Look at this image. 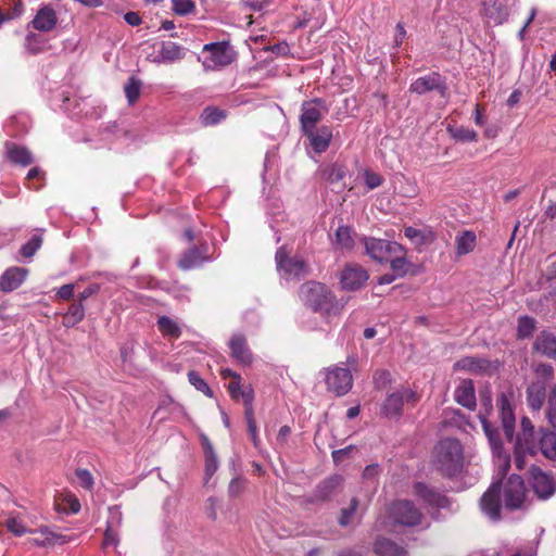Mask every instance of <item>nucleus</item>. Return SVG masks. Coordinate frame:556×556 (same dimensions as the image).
<instances>
[{
	"label": "nucleus",
	"instance_id": "nucleus-55",
	"mask_svg": "<svg viewBox=\"0 0 556 556\" xmlns=\"http://www.w3.org/2000/svg\"><path fill=\"white\" fill-rule=\"evenodd\" d=\"M244 416H245V420L248 424V431L251 437V440H252L254 446H257L260 439L257 437V428H256V422L254 419V412H250V410L244 412Z\"/></svg>",
	"mask_w": 556,
	"mask_h": 556
},
{
	"label": "nucleus",
	"instance_id": "nucleus-53",
	"mask_svg": "<svg viewBox=\"0 0 556 556\" xmlns=\"http://www.w3.org/2000/svg\"><path fill=\"white\" fill-rule=\"evenodd\" d=\"M245 485H247L245 479L240 478V477L233 478L228 485V495L230 497L240 496L243 493Z\"/></svg>",
	"mask_w": 556,
	"mask_h": 556
},
{
	"label": "nucleus",
	"instance_id": "nucleus-21",
	"mask_svg": "<svg viewBox=\"0 0 556 556\" xmlns=\"http://www.w3.org/2000/svg\"><path fill=\"white\" fill-rule=\"evenodd\" d=\"M58 23L55 10L51 5H42L30 22L33 28L39 31H51Z\"/></svg>",
	"mask_w": 556,
	"mask_h": 556
},
{
	"label": "nucleus",
	"instance_id": "nucleus-47",
	"mask_svg": "<svg viewBox=\"0 0 556 556\" xmlns=\"http://www.w3.org/2000/svg\"><path fill=\"white\" fill-rule=\"evenodd\" d=\"M141 83L135 77H130L125 85V94L130 104H134L140 94Z\"/></svg>",
	"mask_w": 556,
	"mask_h": 556
},
{
	"label": "nucleus",
	"instance_id": "nucleus-26",
	"mask_svg": "<svg viewBox=\"0 0 556 556\" xmlns=\"http://www.w3.org/2000/svg\"><path fill=\"white\" fill-rule=\"evenodd\" d=\"M5 155L11 163L21 166H27L33 163V155L30 151L14 142H5Z\"/></svg>",
	"mask_w": 556,
	"mask_h": 556
},
{
	"label": "nucleus",
	"instance_id": "nucleus-3",
	"mask_svg": "<svg viewBox=\"0 0 556 556\" xmlns=\"http://www.w3.org/2000/svg\"><path fill=\"white\" fill-rule=\"evenodd\" d=\"M481 406L484 412L479 413L483 431L489 440L493 456L497 458V476L504 478L510 468V458L503 453V444L498 431L489 422L488 417L492 410V400L489 393L481 394Z\"/></svg>",
	"mask_w": 556,
	"mask_h": 556
},
{
	"label": "nucleus",
	"instance_id": "nucleus-33",
	"mask_svg": "<svg viewBox=\"0 0 556 556\" xmlns=\"http://www.w3.org/2000/svg\"><path fill=\"white\" fill-rule=\"evenodd\" d=\"M374 551L379 556H407V552L386 538L376 540Z\"/></svg>",
	"mask_w": 556,
	"mask_h": 556
},
{
	"label": "nucleus",
	"instance_id": "nucleus-38",
	"mask_svg": "<svg viewBox=\"0 0 556 556\" xmlns=\"http://www.w3.org/2000/svg\"><path fill=\"white\" fill-rule=\"evenodd\" d=\"M476 245V235L472 231H465L456 238V253L465 255L471 252Z\"/></svg>",
	"mask_w": 556,
	"mask_h": 556
},
{
	"label": "nucleus",
	"instance_id": "nucleus-15",
	"mask_svg": "<svg viewBox=\"0 0 556 556\" xmlns=\"http://www.w3.org/2000/svg\"><path fill=\"white\" fill-rule=\"evenodd\" d=\"M531 484L534 493L541 500L551 497L556 490V485L553 479L541 471V469L538 467L531 468Z\"/></svg>",
	"mask_w": 556,
	"mask_h": 556
},
{
	"label": "nucleus",
	"instance_id": "nucleus-20",
	"mask_svg": "<svg viewBox=\"0 0 556 556\" xmlns=\"http://www.w3.org/2000/svg\"><path fill=\"white\" fill-rule=\"evenodd\" d=\"M186 55V49L173 41H163L159 53L151 59L153 63H174L182 60Z\"/></svg>",
	"mask_w": 556,
	"mask_h": 556
},
{
	"label": "nucleus",
	"instance_id": "nucleus-11",
	"mask_svg": "<svg viewBox=\"0 0 556 556\" xmlns=\"http://www.w3.org/2000/svg\"><path fill=\"white\" fill-rule=\"evenodd\" d=\"M409 91L417 94H424L430 91H438L442 97H446L447 87L445 80L438 73H431L418 77L409 86Z\"/></svg>",
	"mask_w": 556,
	"mask_h": 556
},
{
	"label": "nucleus",
	"instance_id": "nucleus-35",
	"mask_svg": "<svg viewBox=\"0 0 556 556\" xmlns=\"http://www.w3.org/2000/svg\"><path fill=\"white\" fill-rule=\"evenodd\" d=\"M334 245L341 250H351L354 247V238L350 227L342 225L337 229Z\"/></svg>",
	"mask_w": 556,
	"mask_h": 556
},
{
	"label": "nucleus",
	"instance_id": "nucleus-9",
	"mask_svg": "<svg viewBox=\"0 0 556 556\" xmlns=\"http://www.w3.org/2000/svg\"><path fill=\"white\" fill-rule=\"evenodd\" d=\"M515 395L513 392L503 391L497 396V407L500 410V418L502 420V427L505 437L508 441H511L515 433V413H514Z\"/></svg>",
	"mask_w": 556,
	"mask_h": 556
},
{
	"label": "nucleus",
	"instance_id": "nucleus-64",
	"mask_svg": "<svg viewBox=\"0 0 556 556\" xmlns=\"http://www.w3.org/2000/svg\"><path fill=\"white\" fill-rule=\"evenodd\" d=\"M354 450V446L350 445L344 448L336 450L332 452V458L336 463H339L344 459L345 456H348L352 451Z\"/></svg>",
	"mask_w": 556,
	"mask_h": 556
},
{
	"label": "nucleus",
	"instance_id": "nucleus-44",
	"mask_svg": "<svg viewBox=\"0 0 556 556\" xmlns=\"http://www.w3.org/2000/svg\"><path fill=\"white\" fill-rule=\"evenodd\" d=\"M45 43L46 42L41 36L35 33H29L25 38L24 47L29 53L38 54L43 51Z\"/></svg>",
	"mask_w": 556,
	"mask_h": 556
},
{
	"label": "nucleus",
	"instance_id": "nucleus-4",
	"mask_svg": "<svg viewBox=\"0 0 556 556\" xmlns=\"http://www.w3.org/2000/svg\"><path fill=\"white\" fill-rule=\"evenodd\" d=\"M421 513L415 505L407 500L395 501L387 508V516L383 523L386 526L400 525L414 527L420 523Z\"/></svg>",
	"mask_w": 556,
	"mask_h": 556
},
{
	"label": "nucleus",
	"instance_id": "nucleus-10",
	"mask_svg": "<svg viewBox=\"0 0 556 556\" xmlns=\"http://www.w3.org/2000/svg\"><path fill=\"white\" fill-rule=\"evenodd\" d=\"M326 384L337 395H344L353 386L352 374L348 368L333 367L326 374Z\"/></svg>",
	"mask_w": 556,
	"mask_h": 556
},
{
	"label": "nucleus",
	"instance_id": "nucleus-17",
	"mask_svg": "<svg viewBox=\"0 0 556 556\" xmlns=\"http://www.w3.org/2000/svg\"><path fill=\"white\" fill-rule=\"evenodd\" d=\"M207 251V244H201V247L199 248L192 247L188 249L185 253H182L178 262L179 268H181L182 270H189L201 266L204 262L210 261Z\"/></svg>",
	"mask_w": 556,
	"mask_h": 556
},
{
	"label": "nucleus",
	"instance_id": "nucleus-6",
	"mask_svg": "<svg viewBox=\"0 0 556 556\" xmlns=\"http://www.w3.org/2000/svg\"><path fill=\"white\" fill-rule=\"evenodd\" d=\"M329 112V106L321 98H315L304 101L301 105L300 124L301 129L307 130L315 128L317 124Z\"/></svg>",
	"mask_w": 556,
	"mask_h": 556
},
{
	"label": "nucleus",
	"instance_id": "nucleus-19",
	"mask_svg": "<svg viewBox=\"0 0 556 556\" xmlns=\"http://www.w3.org/2000/svg\"><path fill=\"white\" fill-rule=\"evenodd\" d=\"M303 134L309 140V144L316 153L325 152L332 139V129L329 126L303 130Z\"/></svg>",
	"mask_w": 556,
	"mask_h": 556
},
{
	"label": "nucleus",
	"instance_id": "nucleus-52",
	"mask_svg": "<svg viewBox=\"0 0 556 556\" xmlns=\"http://www.w3.org/2000/svg\"><path fill=\"white\" fill-rule=\"evenodd\" d=\"M546 417L551 426L556 429V389L548 395Z\"/></svg>",
	"mask_w": 556,
	"mask_h": 556
},
{
	"label": "nucleus",
	"instance_id": "nucleus-5",
	"mask_svg": "<svg viewBox=\"0 0 556 556\" xmlns=\"http://www.w3.org/2000/svg\"><path fill=\"white\" fill-rule=\"evenodd\" d=\"M277 269L286 279H301L309 274L308 264L302 258L289 257L286 248L281 247L275 255Z\"/></svg>",
	"mask_w": 556,
	"mask_h": 556
},
{
	"label": "nucleus",
	"instance_id": "nucleus-49",
	"mask_svg": "<svg viewBox=\"0 0 556 556\" xmlns=\"http://www.w3.org/2000/svg\"><path fill=\"white\" fill-rule=\"evenodd\" d=\"M173 10L178 15H188L195 10L192 0H172Z\"/></svg>",
	"mask_w": 556,
	"mask_h": 556
},
{
	"label": "nucleus",
	"instance_id": "nucleus-56",
	"mask_svg": "<svg viewBox=\"0 0 556 556\" xmlns=\"http://www.w3.org/2000/svg\"><path fill=\"white\" fill-rule=\"evenodd\" d=\"M239 397L243 400L245 410L244 412H253V400H254V391L251 386L242 387L239 391Z\"/></svg>",
	"mask_w": 556,
	"mask_h": 556
},
{
	"label": "nucleus",
	"instance_id": "nucleus-45",
	"mask_svg": "<svg viewBox=\"0 0 556 556\" xmlns=\"http://www.w3.org/2000/svg\"><path fill=\"white\" fill-rule=\"evenodd\" d=\"M357 507H358V501H357V498L354 497V498H352L349 507L342 508L340 517H339V523L342 527L350 526L354 521Z\"/></svg>",
	"mask_w": 556,
	"mask_h": 556
},
{
	"label": "nucleus",
	"instance_id": "nucleus-27",
	"mask_svg": "<svg viewBox=\"0 0 556 556\" xmlns=\"http://www.w3.org/2000/svg\"><path fill=\"white\" fill-rule=\"evenodd\" d=\"M36 533L39 532L42 538H34L30 542L36 546H54L56 544L62 545L71 541V538L61 533H55L51 531L48 527H41L38 530H35Z\"/></svg>",
	"mask_w": 556,
	"mask_h": 556
},
{
	"label": "nucleus",
	"instance_id": "nucleus-57",
	"mask_svg": "<svg viewBox=\"0 0 556 556\" xmlns=\"http://www.w3.org/2000/svg\"><path fill=\"white\" fill-rule=\"evenodd\" d=\"M391 382V375L387 370H377L374 374L375 387L379 390L384 389Z\"/></svg>",
	"mask_w": 556,
	"mask_h": 556
},
{
	"label": "nucleus",
	"instance_id": "nucleus-22",
	"mask_svg": "<svg viewBox=\"0 0 556 556\" xmlns=\"http://www.w3.org/2000/svg\"><path fill=\"white\" fill-rule=\"evenodd\" d=\"M231 356L240 364L250 365L253 356L242 334H233L229 341Z\"/></svg>",
	"mask_w": 556,
	"mask_h": 556
},
{
	"label": "nucleus",
	"instance_id": "nucleus-12",
	"mask_svg": "<svg viewBox=\"0 0 556 556\" xmlns=\"http://www.w3.org/2000/svg\"><path fill=\"white\" fill-rule=\"evenodd\" d=\"M526 495L523 480L511 475L504 486V502L508 509H518L521 507Z\"/></svg>",
	"mask_w": 556,
	"mask_h": 556
},
{
	"label": "nucleus",
	"instance_id": "nucleus-28",
	"mask_svg": "<svg viewBox=\"0 0 556 556\" xmlns=\"http://www.w3.org/2000/svg\"><path fill=\"white\" fill-rule=\"evenodd\" d=\"M414 493L431 506L445 507L447 504V498L444 495L421 482L415 483Z\"/></svg>",
	"mask_w": 556,
	"mask_h": 556
},
{
	"label": "nucleus",
	"instance_id": "nucleus-48",
	"mask_svg": "<svg viewBox=\"0 0 556 556\" xmlns=\"http://www.w3.org/2000/svg\"><path fill=\"white\" fill-rule=\"evenodd\" d=\"M189 382L199 391L203 392L207 396H213V392L207 386V383L200 377V375L195 371H189L188 374Z\"/></svg>",
	"mask_w": 556,
	"mask_h": 556
},
{
	"label": "nucleus",
	"instance_id": "nucleus-7",
	"mask_svg": "<svg viewBox=\"0 0 556 556\" xmlns=\"http://www.w3.org/2000/svg\"><path fill=\"white\" fill-rule=\"evenodd\" d=\"M361 241L365 248L366 254L380 263H388L391 254L402 251V245L394 241L371 237H363Z\"/></svg>",
	"mask_w": 556,
	"mask_h": 556
},
{
	"label": "nucleus",
	"instance_id": "nucleus-25",
	"mask_svg": "<svg viewBox=\"0 0 556 556\" xmlns=\"http://www.w3.org/2000/svg\"><path fill=\"white\" fill-rule=\"evenodd\" d=\"M533 350L549 358L556 357V336L548 330L541 331L535 338Z\"/></svg>",
	"mask_w": 556,
	"mask_h": 556
},
{
	"label": "nucleus",
	"instance_id": "nucleus-63",
	"mask_svg": "<svg viewBox=\"0 0 556 556\" xmlns=\"http://www.w3.org/2000/svg\"><path fill=\"white\" fill-rule=\"evenodd\" d=\"M73 294H74V285H72V283L64 285L58 290V295L62 300H70L73 296Z\"/></svg>",
	"mask_w": 556,
	"mask_h": 556
},
{
	"label": "nucleus",
	"instance_id": "nucleus-34",
	"mask_svg": "<svg viewBox=\"0 0 556 556\" xmlns=\"http://www.w3.org/2000/svg\"><path fill=\"white\" fill-rule=\"evenodd\" d=\"M540 451L548 459L556 458V433L547 429L540 431Z\"/></svg>",
	"mask_w": 556,
	"mask_h": 556
},
{
	"label": "nucleus",
	"instance_id": "nucleus-36",
	"mask_svg": "<svg viewBox=\"0 0 556 556\" xmlns=\"http://www.w3.org/2000/svg\"><path fill=\"white\" fill-rule=\"evenodd\" d=\"M157 327L162 334L166 337L177 339L181 334V329L178 324L167 316H161L157 319Z\"/></svg>",
	"mask_w": 556,
	"mask_h": 556
},
{
	"label": "nucleus",
	"instance_id": "nucleus-32",
	"mask_svg": "<svg viewBox=\"0 0 556 556\" xmlns=\"http://www.w3.org/2000/svg\"><path fill=\"white\" fill-rule=\"evenodd\" d=\"M536 445L515 442L514 445V463L518 470L525 469L527 459L530 456L536 455Z\"/></svg>",
	"mask_w": 556,
	"mask_h": 556
},
{
	"label": "nucleus",
	"instance_id": "nucleus-14",
	"mask_svg": "<svg viewBox=\"0 0 556 556\" xmlns=\"http://www.w3.org/2000/svg\"><path fill=\"white\" fill-rule=\"evenodd\" d=\"M368 273L357 264H348L340 274V285L343 290L354 291L362 288L368 280Z\"/></svg>",
	"mask_w": 556,
	"mask_h": 556
},
{
	"label": "nucleus",
	"instance_id": "nucleus-18",
	"mask_svg": "<svg viewBox=\"0 0 556 556\" xmlns=\"http://www.w3.org/2000/svg\"><path fill=\"white\" fill-rule=\"evenodd\" d=\"M514 2L515 0H484V14L494 24H502L507 20L509 5Z\"/></svg>",
	"mask_w": 556,
	"mask_h": 556
},
{
	"label": "nucleus",
	"instance_id": "nucleus-31",
	"mask_svg": "<svg viewBox=\"0 0 556 556\" xmlns=\"http://www.w3.org/2000/svg\"><path fill=\"white\" fill-rule=\"evenodd\" d=\"M546 397V388L543 381H534L532 382L527 390V401L528 405L533 410H539L542 408L544 401Z\"/></svg>",
	"mask_w": 556,
	"mask_h": 556
},
{
	"label": "nucleus",
	"instance_id": "nucleus-23",
	"mask_svg": "<svg viewBox=\"0 0 556 556\" xmlns=\"http://www.w3.org/2000/svg\"><path fill=\"white\" fill-rule=\"evenodd\" d=\"M27 270L22 267H11L0 277V290L11 292L17 289L25 280Z\"/></svg>",
	"mask_w": 556,
	"mask_h": 556
},
{
	"label": "nucleus",
	"instance_id": "nucleus-8",
	"mask_svg": "<svg viewBox=\"0 0 556 556\" xmlns=\"http://www.w3.org/2000/svg\"><path fill=\"white\" fill-rule=\"evenodd\" d=\"M416 393L409 388H401L390 393L381 406V414L387 418H399L405 403H415Z\"/></svg>",
	"mask_w": 556,
	"mask_h": 556
},
{
	"label": "nucleus",
	"instance_id": "nucleus-61",
	"mask_svg": "<svg viewBox=\"0 0 556 556\" xmlns=\"http://www.w3.org/2000/svg\"><path fill=\"white\" fill-rule=\"evenodd\" d=\"M100 290V286L98 283H92L88 286L83 292L78 294V302L83 304L85 300L89 296L96 294Z\"/></svg>",
	"mask_w": 556,
	"mask_h": 556
},
{
	"label": "nucleus",
	"instance_id": "nucleus-54",
	"mask_svg": "<svg viewBox=\"0 0 556 556\" xmlns=\"http://www.w3.org/2000/svg\"><path fill=\"white\" fill-rule=\"evenodd\" d=\"M75 476L78 480V483L88 491H91L93 488V477L91 472L87 469H77L75 471Z\"/></svg>",
	"mask_w": 556,
	"mask_h": 556
},
{
	"label": "nucleus",
	"instance_id": "nucleus-1",
	"mask_svg": "<svg viewBox=\"0 0 556 556\" xmlns=\"http://www.w3.org/2000/svg\"><path fill=\"white\" fill-rule=\"evenodd\" d=\"M300 296L307 307L326 317L339 315L343 308V304H340L333 293L320 282L304 283L300 289Z\"/></svg>",
	"mask_w": 556,
	"mask_h": 556
},
{
	"label": "nucleus",
	"instance_id": "nucleus-2",
	"mask_svg": "<svg viewBox=\"0 0 556 556\" xmlns=\"http://www.w3.org/2000/svg\"><path fill=\"white\" fill-rule=\"evenodd\" d=\"M433 463L437 469L444 476L454 477L464 467V448L456 439L441 440L433 451Z\"/></svg>",
	"mask_w": 556,
	"mask_h": 556
},
{
	"label": "nucleus",
	"instance_id": "nucleus-40",
	"mask_svg": "<svg viewBox=\"0 0 556 556\" xmlns=\"http://www.w3.org/2000/svg\"><path fill=\"white\" fill-rule=\"evenodd\" d=\"M85 317V307L80 302L73 303L64 316V325L73 327L80 323Z\"/></svg>",
	"mask_w": 556,
	"mask_h": 556
},
{
	"label": "nucleus",
	"instance_id": "nucleus-39",
	"mask_svg": "<svg viewBox=\"0 0 556 556\" xmlns=\"http://www.w3.org/2000/svg\"><path fill=\"white\" fill-rule=\"evenodd\" d=\"M516 442L535 444L534 426L528 417H523L520 422V431L516 437Z\"/></svg>",
	"mask_w": 556,
	"mask_h": 556
},
{
	"label": "nucleus",
	"instance_id": "nucleus-50",
	"mask_svg": "<svg viewBox=\"0 0 556 556\" xmlns=\"http://www.w3.org/2000/svg\"><path fill=\"white\" fill-rule=\"evenodd\" d=\"M404 235L416 245H422L427 242V235L420 229L406 227L404 229Z\"/></svg>",
	"mask_w": 556,
	"mask_h": 556
},
{
	"label": "nucleus",
	"instance_id": "nucleus-13",
	"mask_svg": "<svg viewBox=\"0 0 556 556\" xmlns=\"http://www.w3.org/2000/svg\"><path fill=\"white\" fill-rule=\"evenodd\" d=\"M203 50L208 53L204 61L207 67L226 66L233 61V53L225 42L207 43Z\"/></svg>",
	"mask_w": 556,
	"mask_h": 556
},
{
	"label": "nucleus",
	"instance_id": "nucleus-59",
	"mask_svg": "<svg viewBox=\"0 0 556 556\" xmlns=\"http://www.w3.org/2000/svg\"><path fill=\"white\" fill-rule=\"evenodd\" d=\"M345 175L346 170L344 167L334 165L329 168L327 179L328 181L333 184L342 180L345 177Z\"/></svg>",
	"mask_w": 556,
	"mask_h": 556
},
{
	"label": "nucleus",
	"instance_id": "nucleus-29",
	"mask_svg": "<svg viewBox=\"0 0 556 556\" xmlns=\"http://www.w3.org/2000/svg\"><path fill=\"white\" fill-rule=\"evenodd\" d=\"M490 362L486 358L478 356H465L457 361L453 368L454 370H463L472 374L484 371L489 368Z\"/></svg>",
	"mask_w": 556,
	"mask_h": 556
},
{
	"label": "nucleus",
	"instance_id": "nucleus-24",
	"mask_svg": "<svg viewBox=\"0 0 556 556\" xmlns=\"http://www.w3.org/2000/svg\"><path fill=\"white\" fill-rule=\"evenodd\" d=\"M454 399L459 405L473 409L476 407V394L472 381L462 380L455 389Z\"/></svg>",
	"mask_w": 556,
	"mask_h": 556
},
{
	"label": "nucleus",
	"instance_id": "nucleus-46",
	"mask_svg": "<svg viewBox=\"0 0 556 556\" xmlns=\"http://www.w3.org/2000/svg\"><path fill=\"white\" fill-rule=\"evenodd\" d=\"M535 329V320L528 316H522L518 320L517 336L520 339L529 338Z\"/></svg>",
	"mask_w": 556,
	"mask_h": 556
},
{
	"label": "nucleus",
	"instance_id": "nucleus-51",
	"mask_svg": "<svg viewBox=\"0 0 556 556\" xmlns=\"http://www.w3.org/2000/svg\"><path fill=\"white\" fill-rule=\"evenodd\" d=\"M42 239L40 236H34L28 242L22 245L21 254L25 257L33 256L40 248Z\"/></svg>",
	"mask_w": 556,
	"mask_h": 556
},
{
	"label": "nucleus",
	"instance_id": "nucleus-62",
	"mask_svg": "<svg viewBox=\"0 0 556 556\" xmlns=\"http://www.w3.org/2000/svg\"><path fill=\"white\" fill-rule=\"evenodd\" d=\"M240 377L239 378H232V380L228 384V390L232 399L238 400L239 399V391L241 390L240 386Z\"/></svg>",
	"mask_w": 556,
	"mask_h": 556
},
{
	"label": "nucleus",
	"instance_id": "nucleus-30",
	"mask_svg": "<svg viewBox=\"0 0 556 556\" xmlns=\"http://www.w3.org/2000/svg\"><path fill=\"white\" fill-rule=\"evenodd\" d=\"M343 479L341 476H332L323 482H320L315 491L314 498L316 501H327L331 497V495L341 488Z\"/></svg>",
	"mask_w": 556,
	"mask_h": 556
},
{
	"label": "nucleus",
	"instance_id": "nucleus-43",
	"mask_svg": "<svg viewBox=\"0 0 556 556\" xmlns=\"http://www.w3.org/2000/svg\"><path fill=\"white\" fill-rule=\"evenodd\" d=\"M225 112L217 108H206L203 110L200 119L205 126L218 124L225 118Z\"/></svg>",
	"mask_w": 556,
	"mask_h": 556
},
{
	"label": "nucleus",
	"instance_id": "nucleus-41",
	"mask_svg": "<svg viewBox=\"0 0 556 556\" xmlns=\"http://www.w3.org/2000/svg\"><path fill=\"white\" fill-rule=\"evenodd\" d=\"M450 135L458 141L463 142H475L477 141L478 135L473 129L468 127H448Z\"/></svg>",
	"mask_w": 556,
	"mask_h": 556
},
{
	"label": "nucleus",
	"instance_id": "nucleus-37",
	"mask_svg": "<svg viewBox=\"0 0 556 556\" xmlns=\"http://www.w3.org/2000/svg\"><path fill=\"white\" fill-rule=\"evenodd\" d=\"M388 263H390V267L393 270V274H395L397 277H403L407 273L408 262L405 257V250L402 247L401 252H396L394 254H391L390 260H388Z\"/></svg>",
	"mask_w": 556,
	"mask_h": 556
},
{
	"label": "nucleus",
	"instance_id": "nucleus-42",
	"mask_svg": "<svg viewBox=\"0 0 556 556\" xmlns=\"http://www.w3.org/2000/svg\"><path fill=\"white\" fill-rule=\"evenodd\" d=\"M5 528L16 536H22L26 533H36V531L27 529L23 521L13 515H10L4 521Z\"/></svg>",
	"mask_w": 556,
	"mask_h": 556
},
{
	"label": "nucleus",
	"instance_id": "nucleus-16",
	"mask_svg": "<svg viewBox=\"0 0 556 556\" xmlns=\"http://www.w3.org/2000/svg\"><path fill=\"white\" fill-rule=\"evenodd\" d=\"M480 506L482 511L492 520L500 519L501 502H500V485L497 482L484 492L481 497Z\"/></svg>",
	"mask_w": 556,
	"mask_h": 556
},
{
	"label": "nucleus",
	"instance_id": "nucleus-60",
	"mask_svg": "<svg viewBox=\"0 0 556 556\" xmlns=\"http://www.w3.org/2000/svg\"><path fill=\"white\" fill-rule=\"evenodd\" d=\"M364 178H365V184L367 185V187L369 189H375V188L379 187L383 181V179L380 175H378L374 172H370V170L365 172Z\"/></svg>",
	"mask_w": 556,
	"mask_h": 556
},
{
	"label": "nucleus",
	"instance_id": "nucleus-58",
	"mask_svg": "<svg viewBox=\"0 0 556 556\" xmlns=\"http://www.w3.org/2000/svg\"><path fill=\"white\" fill-rule=\"evenodd\" d=\"M218 468V459L216 454L205 455V478L206 481L212 478Z\"/></svg>",
	"mask_w": 556,
	"mask_h": 556
}]
</instances>
